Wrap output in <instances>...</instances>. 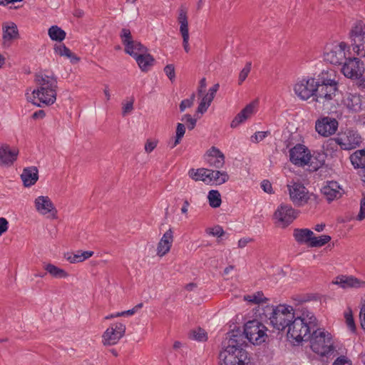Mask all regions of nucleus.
Here are the masks:
<instances>
[{
	"label": "nucleus",
	"instance_id": "nucleus-1",
	"mask_svg": "<svg viewBox=\"0 0 365 365\" xmlns=\"http://www.w3.org/2000/svg\"><path fill=\"white\" fill-rule=\"evenodd\" d=\"M37 89L32 91L28 99L40 107L41 104L53 105L56 100L58 82L53 73L40 72L36 75Z\"/></svg>",
	"mask_w": 365,
	"mask_h": 365
},
{
	"label": "nucleus",
	"instance_id": "nucleus-2",
	"mask_svg": "<svg viewBox=\"0 0 365 365\" xmlns=\"http://www.w3.org/2000/svg\"><path fill=\"white\" fill-rule=\"evenodd\" d=\"M316 321L314 314L307 309H303L299 315L294 314V318L287 327V336L296 342L308 340L316 327Z\"/></svg>",
	"mask_w": 365,
	"mask_h": 365
},
{
	"label": "nucleus",
	"instance_id": "nucleus-3",
	"mask_svg": "<svg viewBox=\"0 0 365 365\" xmlns=\"http://www.w3.org/2000/svg\"><path fill=\"white\" fill-rule=\"evenodd\" d=\"M294 314L292 306L279 304L277 307L266 305L261 314L269 320L274 329L282 331L294 318Z\"/></svg>",
	"mask_w": 365,
	"mask_h": 365
},
{
	"label": "nucleus",
	"instance_id": "nucleus-4",
	"mask_svg": "<svg viewBox=\"0 0 365 365\" xmlns=\"http://www.w3.org/2000/svg\"><path fill=\"white\" fill-rule=\"evenodd\" d=\"M313 330L310 334V342L312 350L321 356H326L330 354L334 349L331 334L321 329Z\"/></svg>",
	"mask_w": 365,
	"mask_h": 365
},
{
	"label": "nucleus",
	"instance_id": "nucleus-5",
	"mask_svg": "<svg viewBox=\"0 0 365 365\" xmlns=\"http://www.w3.org/2000/svg\"><path fill=\"white\" fill-rule=\"evenodd\" d=\"M289 160L297 166L309 165L312 170H317L323 165L322 162L314 164L309 150L302 144H297L289 150Z\"/></svg>",
	"mask_w": 365,
	"mask_h": 365
},
{
	"label": "nucleus",
	"instance_id": "nucleus-6",
	"mask_svg": "<svg viewBox=\"0 0 365 365\" xmlns=\"http://www.w3.org/2000/svg\"><path fill=\"white\" fill-rule=\"evenodd\" d=\"M349 51V45L345 42H334L325 47L324 60L333 65H340L346 61V51Z\"/></svg>",
	"mask_w": 365,
	"mask_h": 365
},
{
	"label": "nucleus",
	"instance_id": "nucleus-7",
	"mask_svg": "<svg viewBox=\"0 0 365 365\" xmlns=\"http://www.w3.org/2000/svg\"><path fill=\"white\" fill-rule=\"evenodd\" d=\"M354 52L360 57H365V24L357 21L350 31Z\"/></svg>",
	"mask_w": 365,
	"mask_h": 365
},
{
	"label": "nucleus",
	"instance_id": "nucleus-8",
	"mask_svg": "<svg viewBox=\"0 0 365 365\" xmlns=\"http://www.w3.org/2000/svg\"><path fill=\"white\" fill-rule=\"evenodd\" d=\"M317 86H319V83H317L315 78L312 77L303 78L295 83L294 91L301 100L307 101L311 97L316 98Z\"/></svg>",
	"mask_w": 365,
	"mask_h": 365
},
{
	"label": "nucleus",
	"instance_id": "nucleus-9",
	"mask_svg": "<svg viewBox=\"0 0 365 365\" xmlns=\"http://www.w3.org/2000/svg\"><path fill=\"white\" fill-rule=\"evenodd\" d=\"M267 328L257 320L247 322L245 324L244 334L251 343L259 344L264 341L267 336Z\"/></svg>",
	"mask_w": 365,
	"mask_h": 365
},
{
	"label": "nucleus",
	"instance_id": "nucleus-10",
	"mask_svg": "<svg viewBox=\"0 0 365 365\" xmlns=\"http://www.w3.org/2000/svg\"><path fill=\"white\" fill-rule=\"evenodd\" d=\"M247 358V352L244 349L226 347L219 354L221 365H244Z\"/></svg>",
	"mask_w": 365,
	"mask_h": 365
},
{
	"label": "nucleus",
	"instance_id": "nucleus-11",
	"mask_svg": "<svg viewBox=\"0 0 365 365\" xmlns=\"http://www.w3.org/2000/svg\"><path fill=\"white\" fill-rule=\"evenodd\" d=\"M287 187L289 199L294 205L300 207L307 203L309 200V193L302 183L292 180Z\"/></svg>",
	"mask_w": 365,
	"mask_h": 365
},
{
	"label": "nucleus",
	"instance_id": "nucleus-12",
	"mask_svg": "<svg viewBox=\"0 0 365 365\" xmlns=\"http://www.w3.org/2000/svg\"><path fill=\"white\" fill-rule=\"evenodd\" d=\"M298 212L291 205L281 204L274 213L275 223L281 227H288L297 217Z\"/></svg>",
	"mask_w": 365,
	"mask_h": 365
},
{
	"label": "nucleus",
	"instance_id": "nucleus-13",
	"mask_svg": "<svg viewBox=\"0 0 365 365\" xmlns=\"http://www.w3.org/2000/svg\"><path fill=\"white\" fill-rule=\"evenodd\" d=\"M125 325L121 322H115L103 332L102 335V343L104 346H113L118 343L120 339L125 335Z\"/></svg>",
	"mask_w": 365,
	"mask_h": 365
},
{
	"label": "nucleus",
	"instance_id": "nucleus-14",
	"mask_svg": "<svg viewBox=\"0 0 365 365\" xmlns=\"http://www.w3.org/2000/svg\"><path fill=\"white\" fill-rule=\"evenodd\" d=\"M336 142L342 150H351L360 145L361 137L357 131L346 129L337 135Z\"/></svg>",
	"mask_w": 365,
	"mask_h": 365
},
{
	"label": "nucleus",
	"instance_id": "nucleus-15",
	"mask_svg": "<svg viewBox=\"0 0 365 365\" xmlns=\"http://www.w3.org/2000/svg\"><path fill=\"white\" fill-rule=\"evenodd\" d=\"M341 73L350 79L359 78L365 71L364 63L358 58H347L341 67Z\"/></svg>",
	"mask_w": 365,
	"mask_h": 365
},
{
	"label": "nucleus",
	"instance_id": "nucleus-16",
	"mask_svg": "<svg viewBox=\"0 0 365 365\" xmlns=\"http://www.w3.org/2000/svg\"><path fill=\"white\" fill-rule=\"evenodd\" d=\"M339 123L336 118L329 116H323L315 122V130L322 137H329L336 132Z\"/></svg>",
	"mask_w": 365,
	"mask_h": 365
},
{
	"label": "nucleus",
	"instance_id": "nucleus-17",
	"mask_svg": "<svg viewBox=\"0 0 365 365\" xmlns=\"http://www.w3.org/2000/svg\"><path fill=\"white\" fill-rule=\"evenodd\" d=\"M36 210L41 215L53 219L56 217L57 210L51 200L48 196H38L34 200Z\"/></svg>",
	"mask_w": 365,
	"mask_h": 365
},
{
	"label": "nucleus",
	"instance_id": "nucleus-18",
	"mask_svg": "<svg viewBox=\"0 0 365 365\" xmlns=\"http://www.w3.org/2000/svg\"><path fill=\"white\" fill-rule=\"evenodd\" d=\"M321 192L328 202L338 200L344 193L343 187L334 180L327 181L321 188Z\"/></svg>",
	"mask_w": 365,
	"mask_h": 365
},
{
	"label": "nucleus",
	"instance_id": "nucleus-19",
	"mask_svg": "<svg viewBox=\"0 0 365 365\" xmlns=\"http://www.w3.org/2000/svg\"><path fill=\"white\" fill-rule=\"evenodd\" d=\"M178 21L180 24V32L182 38V46L186 53H188L190 50L189 45V29H188V20L187 16V11L181 9L179 10Z\"/></svg>",
	"mask_w": 365,
	"mask_h": 365
},
{
	"label": "nucleus",
	"instance_id": "nucleus-20",
	"mask_svg": "<svg viewBox=\"0 0 365 365\" xmlns=\"http://www.w3.org/2000/svg\"><path fill=\"white\" fill-rule=\"evenodd\" d=\"M318 83L319 86H317L315 101L324 104L335 96L337 86L334 84L324 85V83Z\"/></svg>",
	"mask_w": 365,
	"mask_h": 365
},
{
	"label": "nucleus",
	"instance_id": "nucleus-21",
	"mask_svg": "<svg viewBox=\"0 0 365 365\" xmlns=\"http://www.w3.org/2000/svg\"><path fill=\"white\" fill-rule=\"evenodd\" d=\"M206 163L215 168H222L225 165V155L216 147H211L204 156Z\"/></svg>",
	"mask_w": 365,
	"mask_h": 365
},
{
	"label": "nucleus",
	"instance_id": "nucleus-22",
	"mask_svg": "<svg viewBox=\"0 0 365 365\" xmlns=\"http://www.w3.org/2000/svg\"><path fill=\"white\" fill-rule=\"evenodd\" d=\"M19 155V150L15 148H10L9 145L4 144L0 147V165L10 167L16 160Z\"/></svg>",
	"mask_w": 365,
	"mask_h": 365
},
{
	"label": "nucleus",
	"instance_id": "nucleus-23",
	"mask_svg": "<svg viewBox=\"0 0 365 365\" xmlns=\"http://www.w3.org/2000/svg\"><path fill=\"white\" fill-rule=\"evenodd\" d=\"M173 242V232L171 228L167 230L160 240L157 247V255L160 257L165 255L172 247Z\"/></svg>",
	"mask_w": 365,
	"mask_h": 365
},
{
	"label": "nucleus",
	"instance_id": "nucleus-24",
	"mask_svg": "<svg viewBox=\"0 0 365 365\" xmlns=\"http://www.w3.org/2000/svg\"><path fill=\"white\" fill-rule=\"evenodd\" d=\"M334 284L339 285L343 289L347 288H359L361 287L364 282L353 276L339 275L335 278Z\"/></svg>",
	"mask_w": 365,
	"mask_h": 365
},
{
	"label": "nucleus",
	"instance_id": "nucleus-25",
	"mask_svg": "<svg viewBox=\"0 0 365 365\" xmlns=\"http://www.w3.org/2000/svg\"><path fill=\"white\" fill-rule=\"evenodd\" d=\"M314 232L307 228H295L293 230V237L299 245H307L310 247Z\"/></svg>",
	"mask_w": 365,
	"mask_h": 365
},
{
	"label": "nucleus",
	"instance_id": "nucleus-26",
	"mask_svg": "<svg viewBox=\"0 0 365 365\" xmlns=\"http://www.w3.org/2000/svg\"><path fill=\"white\" fill-rule=\"evenodd\" d=\"M21 179L25 187L34 185L38 179V170L36 167L25 168L21 175Z\"/></svg>",
	"mask_w": 365,
	"mask_h": 365
},
{
	"label": "nucleus",
	"instance_id": "nucleus-27",
	"mask_svg": "<svg viewBox=\"0 0 365 365\" xmlns=\"http://www.w3.org/2000/svg\"><path fill=\"white\" fill-rule=\"evenodd\" d=\"M344 105L350 110L358 112L361 109V98L356 93H348L343 99Z\"/></svg>",
	"mask_w": 365,
	"mask_h": 365
},
{
	"label": "nucleus",
	"instance_id": "nucleus-28",
	"mask_svg": "<svg viewBox=\"0 0 365 365\" xmlns=\"http://www.w3.org/2000/svg\"><path fill=\"white\" fill-rule=\"evenodd\" d=\"M143 72H147L153 66L155 59L147 52H142L134 58Z\"/></svg>",
	"mask_w": 365,
	"mask_h": 365
},
{
	"label": "nucleus",
	"instance_id": "nucleus-29",
	"mask_svg": "<svg viewBox=\"0 0 365 365\" xmlns=\"http://www.w3.org/2000/svg\"><path fill=\"white\" fill-rule=\"evenodd\" d=\"M3 40L4 43L11 42L19 37L17 26L14 22L6 23L3 25Z\"/></svg>",
	"mask_w": 365,
	"mask_h": 365
},
{
	"label": "nucleus",
	"instance_id": "nucleus-30",
	"mask_svg": "<svg viewBox=\"0 0 365 365\" xmlns=\"http://www.w3.org/2000/svg\"><path fill=\"white\" fill-rule=\"evenodd\" d=\"M245 335L240 331H232L230 333L228 344L226 347H232L235 349H243L245 344Z\"/></svg>",
	"mask_w": 365,
	"mask_h": 365
},
{
	"label": "nucleus",
	"instance_id": "nucleus-31",
	"mask_svg": "<svg viewBox=\"0 0 365 365\" xmlns=\"http://www.w3.org/2000/svg\"><path fill=\"white\" fill-rule=\"evenodd\" d=\"M350 160L354 168H365V148L357 150L350 157Z\"/></svg>",
	"mask_w": 365,
	"mask_h": 365
},
{
	"label": "nucleus",
	"instance_id": "nucleus-32",
	"mask_svg": "<svg viewBox=\"0 0 365 365\" xmlns=\"http://www.w3.org/2000/svg\"><path fill=\"white\" fill-rule=\"evenodd\" d=\"M317 83H324V85H336L338 83L336 79V73L334 70L330 69L327 71H323L319 75Z\"/></svg>",
	"mask_w": 365,
	"mask_h": 365
},
{
	"label": "nucleus",
	"instance_id": "nucleus-33",
	"mask_svg": "<svg viewBox=\"0 0 365 365\" xmlns=\"http://www.w3.org/2000/svg\"><path fill=\"white\" fill-rule=\"evenodd\" d=\"M45 270L54 278L63 279L66 278L68 274L63 269L59 268L53 264H46L44 265Z\"/></svg>",
	"mask_w": 365,
	"mask_h": 365
},
{
	"label": "nucleus",
	"instance_id": "nucleus-34",
	"mask_svg": "<svg viewBox=\"0 0 365 365\" xmlns=\"http://www.w3.org/2000/svg\"><path fill=\"white\" fill-rule=\"evenodd\" d=\"M208 173V169L207 168H191L188 171L189 177L195 181H202L203 182H207L206 174Z\"/></svg>",
	"mask_w": 365,
	"mask_h": 365
},
{
	"label": "nucleus",
	"instance_id": "nucleus-35",
	"mask_svg": "<svg viewBox=\"0 0 365 365\" xmlns=\"http://www.w3.org/2000/svg\"><path fill=\"white\" fill-rule=\"evenodd\" d=\"M120 37L121 38L122 43L125 46V51L126 53H132V50L130 46H129L132 43L134 40L133 39L130 31L128 29L123 28L120 34Z\"/></svg>",
	"mask_w": 365,
	"mask_h": 365
},
{
	"label": "nucleus",
	"instance_id": "nucleus-36",
	"mask_svg": "<svg viewBox=\"0 0 365 365\" xmlns=\"http://www.w3.org/2000/svg\"><path fill=\"white\" fill-rule=\"evenodd\" d=\"M48 34L51 40L59 42L64 40L66 36V32L62 29L56 25L51 26L48 29Z\"/></svg>",
	"mask_w": 365,
	"mask_h": 365
},
{
	"label": "nucleus",
	"instance_id": "nucleus-37",
	"mask_svg": "<svg viewBox=\"0 0 365 365\" xmlns=\"http://www.w3.org/2000/svg\"><path fill=\"white\" fill-rule=\"evenodd\" d=\"M209 205L213 208L219 207L221 205V195L218 190H212L207 195Z\"/></svg>",
	"mask_w": 365,
	"mask_h": 365
},
{
	"label": "nucleus",
	"instance_id": "nucleus-38",
	"mask_svg": "<svg viewBox=\"0 0 365 365\" xmlns=\"http://www.w3.org/2000/svg\"><path fill=\"white\" fill-rule=\"evenodd\" d=\"M244 299L252 304H260L266 303L268 299L264 297L262 292H257L253 294L245 295Z\"/></svg>",
	"mask_w": 365,
	"mask_h": 365
},
{
	"label": "nucleus",
	"instance_id": "nucleus-39",
	"mask_svg": "<svg viewBox=\"0 0 365 365\" xmlns=\"http://www.w3.org/2000/svg\"><path fill=\"white\" fill-rule=\"evenodd\" d=\"M344 319L348 329L350 330L351 333L356 332V324L353 318L352 311L350 308H347L344 312Z\"/></svg>",
	"mask_w": 365,
	"mask_h": 365
},
{
	"label": "nucleus",
	"instance_id": "nucleus-40",
	"mask_svg": "<svg viewBox=\"0 0 365 365\" xmlns=\"http://www.w3.org/2000/svg\"><path fill=\"white\" fill-rule=\"evenodd\" d=\"M331 240L329 235H323L319 237L313 236L312 243H310V247H322Z\"/></svg>",
	"mask_w": 365,
	"mask_h": 365
},
{
	"label": "nucleus",
	"instance_id": "nucleus-41",
	"mask_svg": "<svg viewBox=\"0 0 365 365\" xmlns=\"http://www.w3.org/2000/svg\"><path fill=\"white\" fill-rule=\"evenodd\" d=\"M132 50V53H128L130 56L135 58L137 55H139L142 52H147V48L144 46L140 42L134 41L129 45Z\"/></svg>",
	"mask_w": 365,
	"mask_h": 365
},
{
	"label": "nucleus",
	"instance_id": "nucleus-42",
	"mask_svg": "<svg viewBox=\"0 0 365 365\" xmlns=\"http://www.w3.org/2000/svg\"><path fill=\"white\" fill-rule=\"evenodd\" d=\"M185 126L184 125V124L180 123H178L177 127H176L175 139V141L170 145L171 148H175L176 145H178L180 143L182 137L185 135Z\"/></svg>",
	"mask_w": 365,
	"mask_h": 365
},
{
	"label": "nucleus",
	"instance_id": "nucleus-43",
	"mask_svg": "<svg viewBox=\"0 0 365 365\" xmlns=\"http://www.w3.org/2000/svg\"><path fill=\"white\" fill-rule=\"evenodd\" d=\"M215 185H222L229 180V175L225 171L213 170Z\"/></svg>",
	"mask_w": 365,
	"mask_h": 365
},
{
	"label": "nucleus",
	"instance_id": "nucleus-44",
	"mask_svg": "<svg viewBox=\"0 0 365 365\" xmlns=\"http://www.w3.org/2000/svg\"><path fill=\"white\" fill-rule=\"evenodd\" d=\"M212 101H213V99L211 97H210L209 96L205 94L202 97V98L197 107V113H200L201 114H203L204 113H205L207 111V110L208 109V108L210 107Z\"/></svg>",
	"mask_w": 365,
	"mask_h": 365
},
{
	"label": "nucleus",
	"instance_id": "nucleus-45",
	"mask_svg": "<svg viewBox=\"0 0 365 365\" xmlns=\"http://www.w3.org/2000/svg\"><path fill=\"white\" fill-rule=\"evenodd\" d=\"M191 338L198 341H205L207 339V336L203 329L197 328L191 331Z\"/></svg>",
	"mask_w": 365,
	"mask_h": 365
},
{
	"label": "nucleus",
	"instance_id": "nucleus-46",
	"mask_svg": "<svg viewBox=\"0 0 365 365\" xmlns=\"http://www.w3.org/2000/svg\"><path fill=\"white\" fill-rule=\"evenodd\" d=\"M339 143L336 142V137L329 138L323 145L327 153H333L337 150Z\"/></svg>",
	"mask_w": 365,
	"mask_h": 365
},
{
	"label": "nucleus",
	"instance_id": "nucleus-47",
	"mask_svg": "<svg viewBox=\"0 0 365 365\" xmlns=\"http://www.w3.org/2000/svg\"><path fill=\"white\" fill-rule=\"evenodd\" d=\"M54 51L61 56H66L68 58H71L73 56L71 50L63 44L55 46Z\"/></svg>",
	"mask_w": 365,
	"mask_h": 365
},
{
	"label": "nucleus",
	"instance_id": "nucleus-48",
	"mask_svg": "<svg viewBox=\"0 0 365 365\" xmlns=\"http://www.w3.org/2000/svg\"><path fill=\"white\" fill-rule=\"evenodd\" d=\"M257 102H252L247 105L240 112L242 113V115L247 119L252 116V115L255 112V108L257 106Z\"/></svg>",
	"mask_w": 365,
	"mask_h": 365
},
{
	"label": "nucleus",
	"instance_id": "nucleus-49",
	"mask_svg": "<svg viewBox=\"0 0 365 365\" xmlns=\"http://www.w3.org/2000/svg\"><path fill=\"white\" fill-rule=\"evenodd\" d=\"M251 62H247L245 67L240 71L238 78V83L240 85H241L248 76V74L251 71Z\"/></svg>",
	"mask_w": 365,
	"mask_h": 365
},
{
	"label": "nucleus",
	"instance_id": "nucleus-50",
	"mask_svg": "<svg viewBox=\"0 0 365 365\" xmlns=\"http://www.w3.org/2000/svg\"><path fill=\"white\" fill-rule=\"evenodd\" d=\"M195 98V95L192 93L190 98L182 101L180 104V111L183 112L186 108L191 107L193 104Z\"/></svg>",
	"mask_w": 365,
	"mask_h": 365
},
{
	"label": "nucleus",
	"instance_id": "nucleus-51",
	"mask_svg": "<svg viewBox=\"0 0 365 365\" xmlns=\"http://www.w3.org/2000/svg\"><path fill=\"white\" fill-rule=\"evenodd\" d=\"M181 120L182 121H184L187 123V128L189 130H192L195 125H196V123H197V120L193 118L189 114H186L182 118H181Z\"/></svg>",
	"mask_w": 365,
	"mask_h": 365
},
{
	"label": "nucleus",
	"instance_id": "nucleus-52",
	"mask_svg": "<svg viewBox=\"0 0 365 365\" xmlns=\"http://www.w3.org/2000/svg\"><path fill=\"white\" fill-rule=\"evenodd\" d=\"M207 234H209L210 235H212L214 237H222L225 234V232H224L222 227L219 225L215 226L212 228H209L207 230Z\"/></svg>",
	"mask_w": 365,
	"mask_h": 365
},
{
	"label": "nucleus",
	"instance_id": "nucleus-53",
	"mask_svg": "<svg viewBox=\"0 0 365 365\" xmlns=\"http://www.w3.org/2000/svg\"><path fill=\"white\" fill-rule=\"evenodd\" d=\"M164 72L168 78L173 81L175 78V67L173 64H168L164 68Z\"/></svg>",
	"mask_w": 365,
	"mask_h": 365
},
{
	"label": "nucleus",
	"instance_id": "nucleus-54",
	"mask_svg": "<svg viewBox=\"0 0 365 365\" xmlns=\"http://www.w3.org/2000/svg\"><path fill=\"white\" fill-rule=\"evenodd\" d=\"M66 259L70 262L71 263H78L81 262V253L80 250L77 251L76 253H68L66 255Z\"/></svg>",
	"mask_w": 365,
	"mask_h": 365
},
{
	"label": "nucleus",
	"instance_id": "nucleus-55",
	"mask_svg": "<svg viewBox=\"0 0 365 365\" xmlns=\"http://www.w3.org/2000/svg\"><path fill=\"white\" fill-rule=\"evenodd\" d=\"M247 120V118L244 116V115H242V113L240 112L235 118L232 120L230 126L232 128H237L242 123L245 122Z\"/></svg>",
	"mask_w": 365,
	"mask_h": 365
},
{
	"label": "nucleus",
	"instance_id": "nucleus-56",
	"mask_svg": "<svg viewBox=\"0 0 365 365\" xmlns=\"http://www.w3.org/2000/svg\"><path fill=\"white\" fill-rule=\"evenodd\" d=\"M267 136V132L258 131L251 136V141L257 143L263 140Z\"/></svg>",
	"mask_w": 365,
	"mask_h": 365
},
{
	"label": "nucleus",
	"instance_id": "nucleus-57",
	"mask_svg": "<svg viewBox=\"0 0 365 365\" xmlns=\"http://www.w3.org/2000/svg\"><path fill=\"white\" fill-rule=\"evenodd\" d=\"M356 219L359 221H362L365 219V197L360 201V210Z\"/></svg>",
	"mask_w": 365,
	"mask_h": 365
},
{
	"label": "nucleus",
	"instance_id": "nucleus-58",
	"mask_svg": "<svg viewBox=\"0 0 365 365\" xmlns=\"http://www.w3.org/2000/svg\"><path fill=\"white\" fill-rule=\"evenodd\" d=\"M133 98L123 104L122 114L125 116L128 113L131 112L133 109Z\"/></svg>",
	"mask_w": 365,
	"mask_h": 365
},
{
	"label": "nucleus",
	"instance_id": "nucleus-59",
	"mask_svg": "<svg viewBox=\"0 0 365 365\" xmlns=\"http://www.w3.org/2000/svg\"><path fill=\"white\" fill-rule=\"evenodd\" d=\"M332 365H351V362L344 356H341L336 358Z\"/></svg>",
	"mask_w": 365,
	"mask_h": 365
},
{
	"label": "nucleus",
	"instance_id": "nucleus-60",
	"mask_svg": "<svg viewBox=\"0 0 365 365\" xmlns=\"http://www.w3.org/2000/svg\"><path fill=\"white\" fill-rule=\"evenodd\" d=\"M9 222L4 217H0V236L7 231Z\"/></svg>",
	"mask_w": 365,
	"mask_h": 365
},
{
	"label": "nucleus",
	"instance_id": "nucleus-61",
	"mask_svg": "<svg viewBox=\"0 0 365 365\" xmlns=\"http://www.w3.org/2000/svg\"><path fill=\"white\" fill-rule=\"evenodd\" d=\"M156 146L157 142L148 140L145 145V150L148 153H150L156 148Z\"/></svg>",
	"mask_w": 365,
	"mask_h": 365
},
{
	"label": "nucleus",
	"instance_id": "nucleus-62",
	"mask_svg": "<svg viewBox=\"0 0 365 365\" xmlns=\"http://www.w3.org/2000/svg\"><path fill=\"white\" fill-rule=\"evenodd\" d=\"M261 187L267 193H272V184L268 180H263L261 182Z\"/></svg>",
	"mask_w": 365,
	"mask_h": 365
},
{
	"label": "nucleus",
	"instance_id": "nucleus-63",
	"mask_svg": "<svg viewBox=\"0 0 365 365\" xmlns=\"http://www.w3.org/2000/svg\"><path fill=\"white\" fill-rule=\"evenodd\" d=\"M354 81H356V84L358 87L361 89L362 91H365V77L364 74H362L361 76L359 78H354Z\"/></svg>",
	"mask_w": 365,
	"mask_h": 365
},
{
	"label": "nucleus",
	"instance_id": "nucleus-64",
	"mask_svg": "<svg viewBox=\"0 0 365 365\" xmlns=\"http://www.w3.org/2000/svg\"><path fill=\"white\" fill-rule=\"evenodd\" d=\"M359 317L361 326L363 329H365V304L361 309Z\"/></svg>",
	"mask_w": 365,
	"mask_h": 365
}]
</instances>
